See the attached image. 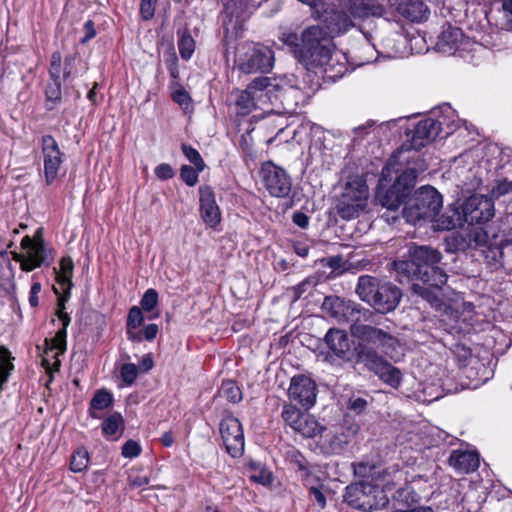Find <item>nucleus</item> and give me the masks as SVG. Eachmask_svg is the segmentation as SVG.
<instances>
[{
  "instance_id": "obj_1",
  "label": "nucleus",
  "mask_w": 512,
  "mask_h": 512,
  "mask_svg": "<svg viewBox=\"0 0 512 512\" xmlns=\"http://www.w3.org/2000/svg\"><path fill=\"white\" fill-rule=\"evenodd\" d=\"M410 259L393 262L394 270L400 282L419 279L423 284L414 283L412 290L432 306L440 304V290L447 281L445 272L437 266L441 254L428 246H418L409 249Z\"/></svg>"
},
{
  "instance_id": "obj_2",
  "label": "nucleus",
  "mask_w": 512,
  "mask_h": 512,
  "mask_svg": "<svg viewBox=\"0 0 512 512\" xmlns=\"http://www.w3.org/2000/svg\"><path fill=\"white\" fill-rule=\"evenodd\" d=\"M400 156H392L387 165L382 169L379 186L376 192V201L390 211H396L408 196L414 186L417 174L423 172L426 166L423 161H417L414 166H408L401 174L397 175L390 188L387 185L391 181L392 173H399L400 162L396 161Z\"/></svg>"
},
{
  "instance_id": "obj_3",
  "label": "nucleus",
  "mask_w": 512,
  "mask_h": 512,
  "mask_svg": "<svg viewBox=\"0 0 512 512\" xmlns=\"http://www.w3.org/2000/svg\"><path fill=\"white\" fill-rule=\"evenodd\" d=\"M443 206L441 194L432 186H423L416 190L406 201L403 216L407 222L417 224L431 221L441 230H450L456 226L453 217L440 215Z\"/></svg>"
},
{
  "instance_id": "obj_4",
  "label": "nucleus",
  "mask_w": 512,
  "mask_h": 512,
  "mask_svg": "<svg viewBox=\"0 0 512 512\" xmlns=\"http://www.w3.org/2000/svg\"><path fill=\"white\" fill-rule=\"evenodd\" d=\"M334 57H337L334 45L323 28L311 26L302 32L301 47L296 49V58L306 68L332 66Z\"/></svg>"
},
{
  "instance_id": "obj_5",
  "label": "nucleus",
  "mask_w": 512,
  "mask_h": 512,
  "mask_svg": "<svg viewBox=\"0 0 512 512\" xmlns=\"http://www.w3.org/2000/svg\"><path fill=\"white\" fill-rule=\"evenodd\" d=\"M356 293L380 313L393 311L401 299L400 290L390 282L363 275L358 279Z\"/></svg>"
},
{
  "instance_id": "obj_6",
  "label": "nucleus",
  "mask_w": 512,
  "mask_h": 512,
  "mask_svg": "<svg viewBox=\"0 0 512 512\" xmlns=\"http://www.w3.org/2000/svg\"><path fill=\"white\" fill-rule=\"evenodd\" d=\"M368 199L369 190L365 180L359 176L350 177L338 198L337 212L345 220L357 218L366 210Z\"/></svg>"
},
{
  "instance_id": "obj_7",
  "label": "nucleus",
  "mask_w": 512,
  "mask_h": 512,
  "mask_svg": "<svg viewBox=\"0 0 512 512\" xmlns=\"http://www.w3.org/2000/svg\"><path fill=\"white\" fill-rule=\"evenodd\" d=\"M238 67L245 73L266 72L273 67V51L263 45L241 44L236 48Z\"/></svg>"
},
{
  "instance_id": "obj_8",
  "label": "nucleus",
  "mask_w": 512,
  "mask_h": 512,
  "mask_svg": "<svg viewBox=\"0 0 512 512\" xmlns=\"http://www.w3.org/2000/svg\"><path fill=\"white\" fill-rule=\"evenodd\" d=\"M441 122L432 118H427L419 121L413 130L407 133V142L404 144L401 150L397 151L393 156H400L396 158V161L402 163L407 161L408 166H412L409 163L410 156L405 157V153L410 149L418 150L432 142L441 132ZM420 161L417 159L413 165Z\"/></svg>"
},
{
  "instance_id": "obj_9",
  "label": "nucleus",
  "mask_w": 512,
  "mask_h": 512,
  "mask_svg": "<svg viewBox=\"0 0 512 512\" xmlns=\"http://www.w3.org/2000/svg\"><path fill=\"white\" fill-rule=\"evenodd\" d=\"M344 500L353 508L368 511L385 506L388 499L380 491L378 485H370L366 481L350 485L346 488Z\"/></svg>"
},
{
  "instance_id": "obj_10",
  "label": "nucleus",
  "mask_w": 512,
  "mask_h": 512,
  "mask_svg": "<svg viewBox=\"0 0 512 512\" xmlns=\"http://www.w3.org/2000/svg\"><path fill=\"white\" fill-rule=\"evenodd\" d=\"M277 84L268 77L256 78L248 87L240 92L236 105L242 114H248L254 108L272 101V94Z\"/></svg>"
},
{
  "instance_id": "obj_11",
  "label": "nucleus",
  "mask_w": 512,
  "mask_h": 512,
  "mask_svg": "<svg viewBox=\"0 0 512 512\" xmlns=\"http://www.w3.org/2000/svg\"><path fill=\"white\" fill-rule=\"evenodd\" d=\"M357 353L360 361L384 383L393 388H397L401 384V371L382 359L375 351L359 346Z\"/></svg>"
},
{
  "instance_id": "obj_12",
  "label": "nucleus",
  "mask_w": 512,
  "mask_h": 512,
  "mask_svg": "<svg viewBox=\"0 0 512 512\" xmlns=\"http://www.w3.org/2000/svg\"><path fill=\"white\" fill-rule=\"evenodd\" d=\"M495 208L493 201L485 195H472L461 205V216L457 219L456 225L463 220L469 225L483 224L494 216Z\"/></svg>"
},
{
  "instance_id": "obj_13",
  "label": "nucleus",
  "mask_w": 512,
  "mask_h": 512,
  "mask_svg": "<svg viewBox=\"0 0 512 512\" xmlns=\"http://www.w3.org/2000/svg\"><path fill=\"white\" fill-rule=\"evenodd\" d=\"M281 415L288 426L305 438H314L324 431L314 416L301 413L293 404L284 405Z\"/></svg>"
},
{
  "instance_id": "obj_14",
  "label": "nucleus",
  "mask_w": 512,
  "mask_h": 512,
  "mask_svg": "<svg viewBox=\"0 0 512 512\" xmlns=\"http://www.w3.org/2000/svg\"><path fill=\"white\" fill-rule=\"evenodd\" d=\"M351 335L362 342L372 344L380 349L384 354L392 357V351L398 344V341L392 335L385 331L365 324L353 323L350 327Z\"/></svg>"
},
{
  "instance_id": "obj_15",
  "label": "nucleus",
  "mask_w": 512,
  "mask_h": 512,
  "mask_svg": "<svg viewBox=\"0 0 512 512\" xmlns=\"http://www.w3.org/2000/svg\"><path fill=\"white\" fill-rule=\"evenodd\" d=\"M262 183L274 197H286L289 195L292 187L291 179L282 168L267 162L262 165L260 170Z\"/></svg>"
},
{
  "instance_id": "obj_16",
  "label": "nucleus",
  "mask_w": 512,
  "mask_h": 512,
  "mask_svg": "<svg viewBox=\"0 0 512 512\" xmlns=\"http://www.w3.org/2000/svg\"><path fill=\"white\" fill-rule=\"evenodd\" d=\"M220 434L227 452L239 457L244 452V434L241 423L233 415H225L220 422Z\"/></svg>"
},
{
  "instance_id": "obj_17",
  "label": "nucleus",
  "mask_w": 512,
  "mask_h": 512,
  "mask_svg": "<svg viewBox=\"0 0 512 512\" xmlns=\"http://www.w3.org/2000/svg\"><path fill=\"white\" fill-rule=\"evenodd\" d=\"M288 397L292 403L310 409L316 402L317 386L310 377L296 375L290 381Z\"/></svg>"
},
{
  "instance_id": "obj_18",
  "label": "nucleus",
  "mask_w": 512,
  "mask_h": 512,
  "mask_svg": "<svg viewBox=\"0 0 512 512\" xmlns=\"http://www.w3.org/2000/svg\"><path fill=\"white\" fill-rule=\"evenodd\" d=\"M23 253H13V259L20 263L23 271H32L41 266L45 259V249L43 241L40 239H32L25 236L21 240Z\"/></svg>"
},
{
  "instance_id": "obj_19",
  "label": "nucleus",
  "mask_w": 512,
  "mask_h": 512,
  "mask_svg": "<svg viewBox=\"0 0 512 512\" xmlns=\"http://www.w3.org/2000/svg\"><path fill=\"white\" fill-rule=\"evenodd\" d=\"M42 154L45 181L50 185L56 180L63 162V153L60 151L56 140L50 135L42 138Z\"/></svg>"
},
{
  "instance_id": "obj_20",
  "label": "nucleus",
  "mask_w": 512,
  "mask_h": 512,
  "mask_svg": "<svg viewBox=\"0 0 512 512\" xmlns=\"http://www.w3.org/2000/svg\"><path fill=\"white\" fill-rule=\"evenodd\" d=\"M320 20L326 27L325 33H328L330 38L333 35H339L348 31L354 24L351 18L344 11H337L334 9L326 8V5L319 9L313 16Z\"/></svg>"
},
{
  "instance_id": "obj_21",
  "label": "nucleus",
  "mask_w": 512,
  "mask_h": 512,
  "mask_svg": "<svg viewBox=\"0 0 512 512\" xmlns=\"http://www.w3.org/2000/svg\"><path fill=\"white\" fill-rule=\"evenodd\" d=\"M323 307L328 310L338 322H354L359 321L361 310L358 305L346 301L339 297H326L323 303Z\"/></svg>"
},
{
  "instance_id": "obj_22",
  "label": "nucleus",
  "mask_w": 512,
  "mask_h": 512,
  "mask_svg": "<svg viewBox=\"0 0 512 512\" xmlns=\"http://www.w3.org/2000/svg\"><path fill=\"white\" fill-rule=\"evenodd\" d=\"M199 195L201 218L206 225L214 228L221 221V212L216 203L214 192L209 186H201Z\"/></svg>"
},
{
  "instance_id": "obj_23",
  "label": "nucleus",
  "mask_w": 512,
  "mask_h": 512,
  "mask_svg": "<svg viewBox=\"0 0 512 512\" xmlns=\"http://www.w3.org/2000/svg\"><path fill=\"white\" fill-rule=\"evenodd\" d=\"M390 6L403 17L420 22L428 17L427 6L421 0H388Z\"/></svg>"
},
{
  "instance_id": "obj_24",
  "label": "nucleus",
  "mask_w": 512,
  "mask_h": 512,
  "mask_svg": "<svg viewBox=\"0 0 512 512\" xmlns=\"http://www.w3.org/2000/svg\"><path fill=\"white\" fill-rule=\"evenodd\" d=\"M348 9L354 18L364 19L369 16L380 17L384 14V7L376 0H339Z\"/></svg>"
},
{
  "instance_id": "obj_25",
  "label": "nucleus",
  "mask_w": 512,
  "mask_h": 512,
  "mask_svg": "<svg viewBox=\"0 0 512 512\" xmlns=\"http://www.w3.org/2000/svg\"><path fill=\"white\" fill-rule=\"evenodd\" d=\"M464 37L461 29L450 25L443 26L438 36L436 48L445 54H454L463 44Z\"/></svg>"
},
{
  "instance_id": "obj_26",
  "label": "nucleus",
  "mask_w": 512,
  "mask_h": 512,
  "mask_svg": "<svg viewBox=\"0 0 512 512\" xmlns=\"http://www.w3.org/2000/svg\"><path fill=\"white\" fill-rule=\"evenodd\" d=\"M65 309V298L59 297L58 298V310H57V316L61 320L63 326L61 329L57 331L55 336L51 338L50 340L46 339V345L51 350H57L58 353H64L66 350V337H67V327L70 324V317L69 315L64 311Z\"/></svg>"
},
{
  "instance_id": "obj_27",
  "label": "nucleus",
  "mask_w": 512,
  "mask_h": 512,
  "mask_svg": "<svg viewBox=\"0 0 512 512\" xmlns=\"http://www.w3.org/2000/svg\"><path fill=\"white\" fill-rule=\"evenodd\" d=\"M449 463L452 467L461 473L475 471L479 467V455L474 451L455 450L449 457Z\"/></svg>"
},
{
  "instance_id": "obj_28",
  "label": "nucleus",
  "mask_w": 512,
  "mask_h": 512,
  "mask_svg": "<svg viewBox=\"0 0 512 512\" xmlns=\"http://www.w3.org/2000/svg\"><path fill=\"white\" fill-rule=\"evenodd\" d=\"M72 275H73V261L70 257L62 258L60 262V270L57 272V286H54L56 294H63L61 297L67 300L70 289L72 287Z\"/></svg>"
},
{
  "instance_id": "obj_29",
  "label": "nucleus",
  "mask_w": 512,
  "mask_h": 512,
  "mask_svg": "<svg viewBox=\"0 0 512 512\" xmlns=\"http://www.w3.org/2000/svg\"><path fill=\"white\" fill-rule=\"evenodd\" d=\"M325 342L330 350L337 356H344L350 350V342L347 334L339 329H330L325 335Z\"/></svg>"
},
{
  "instance_id": "obj_30",
  "label": "nucleus",
  "mask_w": 512,
  "mask_h": 512,
  "mask_svg": "<svg viewBox=\"0 0 512 512\" xmlns=\"http://www.w3.org/2000/svg\"><path fill=\"white\" fill-rule=\"evenodd\" d=\"M323 433L320 437L321 449L327 454L340 453L347 443L346 436L342 433L338 434L331 430H326L325 428Z\"/></svg>"
},
{
  "instance_id": "obj_31",
  "label": "nucleus",
  "mask_w": 512,
  "mask_h": 512,
  "mask_svg": "<svg viewBox=\"0 0 512 512\" xmlns=\"http://www.w3.org/2000/svg\"><path fill=\"white\" fill-rule=\"evenodd\" d=\"M113 403V396L110 392L99 390L90 401L89 414L91 417L99 419L102 412L109 408Z\"/></svg>"
},
{
  "instance_id": "obj_32",
  "label": "nucleus",
  "mask_w": 512,
  "mask_h": 512,
  "mask_svg": "<svg viewBox=\"0 0 512 512\" xmlns=\"http://www.w3.org/2000/svg\"><path fill=\"white\" fill-rule=\"evenodd\" d=\"M124 430L123 417L119 413H113L102 423V431L106 438L117 440Z\"/></svg>"
},
{
  "instance_id": "obj_33",
  "label": "nucleus",
  "mask_w": 512,
  "mask_h": 512,
  "mask_svg": "<svg viewBox=\"0 0 512 512\" xmlns=\"http://www.w3.org/2000/svg\"><path fill=\"white\" fill-rule=\"evenodd\" d=\"M73 60H74L73 58L67 57L65 59L64 69L62 71V68H61V62H62L61 54L59 52H54L52 54V56H51V63H50V70H49V73H50V76H51L52 80H59V81H61L62 77H63V79H67L71 75V73H72L71 64H72Z\"/></svg>"
},
{
  "instance_id": "obj_34",
  "label": "nucleus",
  "mask_w": 512,
  "mask_h": 512,
  "mask_svg": "<svg viewBox=\"0 0 512 512\" xmlns=\"http://www.w3.org/2000/svg\"><path fill=\"white\" fill-rule=\"evenodd\" d=\"M249 478L256 483L267 486L273 481L272 473L260 462L249 461L247 463Z\"/></svg>"
},
{
  "instance_id": "obj_35",
  "label": "nucleus",
  "mask_w": 512,
  "mask_h": 512,
  "mask_svg": "<svg viewBox=\"0 0 512 512\" xmlns=\"http://www.w3.org/2000/svg\"><path fill=\"white\" fill-rule=\"evenodd\" d=\"M14 357L8 348L0 345V392L3 390L4 385L14 370L13 364Z\"/></svg>"
},
{
  "instance_id": "obj_36",
  "label": "nucleus",
  "mask_w": 512,
  "mask_h": 512,
  "mask_svg": "<svg viewBox=\"0 0 512 512\" xmlns=\"http://www.w3.org/2000/svg\"><path fill=\"white\" fill-rule=\"evenodd\" d=\"M219 393L229 402L237 403L242 399V392L232 380L223 381Z\"/></svg>"
},
{
  "instance_id": "obj_37",
  "label": "nucleus",
  "mask_w": 512,
  "mask_h": 512,
  "mask_svg": "<svg viewBox=\"0 0 512 512\" xmlns=\"http://www.w3.org/2000/svg\"><path fill=\"white\" fill-rule=\"evenodd\" d=\"M89 463V455L87 450L78 449L72 455L70 467L73 472H82L84 471Z\"/></svg>"
},
{
  "instance_id": "obj_38",
  "label": "nucleus",
  "mask_w": 512,
  "mask_h": 512,
  "mask_svg": "<svg viewBox=\"0 0 512 512\" xmlns=\"http://www.w3.org/2000/svg\"><path fill=\"white\" fill-rule=\"evenodd\" d=\"M488 233L482 228L471 229L468 233L469 246L481 247L488 243Z\"/></svg>"
},
{
  "instance_id": "obj_39",
  "label": "nucleus",
  "mask_w": 512,
  "mask_h": 512,
  "mask_svg": "<svg viewBox=\"0 0 512 512\" xmlns=\"http://www.w3.org/2000/svg\"><path fill=\"white\" fill-rule=\"evenodd\" d=\"M178 48L181 57L188 60L194 52L195 42L190 35H183L178 42Z\"/></svg>"
},
{
  "instance_id": "obj_40",
  "label": "nucleus",
  "mask_w": 512,
  "mask_h": 512,
  "mask_svg": "<svg viewBox=\"0 0 512 512\" xmlns=\"http://www.w3.org/2000/svg\"><path fill=\"white\" fill-rule=\"evenodd\" d=\"M158 304V293L156 290L150 288L148 289L141 301H140V305H141V309H143L144 311L146 312H151Z\"/></svg>"
},
{
  "instance_id": "obj_41",
  "label": "nucleus",
  "mask_w": 512,
  "mask_h": 512,
  "mask_svg": "<svg viewBox=\"0 0 512 512\" xmlns=\"http://www.w3.org/2000/svg\"><path fill=\"white\" fill-rule=\"evenodd\" d=\"M182 150H183V153L184 155L187 157V159L195 165V167L197 168L198 171H202L205 167V163L201 157V155L199 154V152L190 147V146H187V145H183L182 146Z\"/></svg>"
},
{
  "instance_id": "obj_42",
  "label": "nucleus",
  "mask_w": 512,
  "mask_h": 512,
  "mask_svg": "<svg viewBox=\"0 0 512 512\" xmlns=\"http://www.w3.org/2000/svg\"><path fill=\"white\" fill-rule=\"evenodd\" d=\"M122 380L127 384L131 385L138 376V368L133 363L124 364L120 370Z\"/></svg>"
},
{
  "instance_id": "obj_43",
  "label": "nucleus",
  "mask_w": 512,
  "mask_h": 512,
  "mask_svg": "<svg viewBox=\"0 0 512 512\" xmlns=\"http://www.w3.org/2000/svg\"><path fill=\"white\" fill-rule=\"evenodd\" d=\"M144 321L140 307L133 306L127 316V328H138Z\"/></svg>"
},
{
  "instance_id": "obj_44",
  "label": "nucleus",
  "mask_w": 512,
  "mask_h": 512,
  "mask_svg": "<svg viewBox=\"0 0 512 512\" xmlns=\"http://www.w3.org/2000/svg\"><path fill=\"white\" fill-rule=\"evenodd\" d=\"M512 192V181L507 179L497 180L491 189L494 197L498 198Z\"/></svg>"
},
{
  "instance_id": "obj_45",
  "label": "nucleus",
  "mask_w": 512,
  "mask_h": 512,
  "mask_svg": "<svg viewBox=\"0 0 512 512\" xmlns=\"http://www.w3.org/2000/svg\"><path fill=\"white\" fill-rule=\"evenodd\" d=\"M198 170L190 166L184 165L181 168V178L188 186H194L198 181Z\"/></svg>"
},
{
  "instance_id": "obj_46",
  "label": "nucleus",
  "mask_w": 512,
  "mask_h": 512,
  "mask_svg": "<svg viewBox=\"0 0 512 512\" xmlns=\"http://www.w3.org/2000/svg\"><path fill=\"white\" fill-rule=\"evenodd\" d=\"M158 0H141L140 13L144 20H150L155 13Z\"/></svg>"
},
{
  "instance_id": "obj_47",
  "label": "nucleus",
  "mask_w": 512,
  "mask_h": 512,
  "mask_svg": "<svg viewBox=\"0 0 512 512\" xmlns=\"http://www.w3.org/2000/svg\"><path fill=\"white\" fill-rule=\"evenodd\" d=\"M282 42L289 46L296 56V49L301 47V38L294 32H285L281 36Z\"/></svg>"
},
{
  "instance_id": "obj_48",
  "label": "nucleus",
  "mask_w": 512,
  "mask_h": 512,
  "mask_svg": "<svg viewBox=\"0 0 512 512\" xmlns=\"http://www.w3.org/2000/svg\"><path fill=\"white\" fill-rule=\"evenodd\" d=\"M141 452V446L134 440H128L122 447V455L125 458L137 457Z\"/></svg>"
},
{
  "instance_id": "obj_49",
  "label": "nucleus",
  "mask_w": 512,
  "mask_h": 512,
  "mask_svg": "<svg viewBox=\"0 0 512 512\" xmlns=\"http://www.w3.org/2000/svg\"><path fill=\"white\" fill-rule=\"evenodd\" d=\"M173 100L178 103L183 109H188L190 106L191 98L187 91L182 87L176 89L172 93Z\"/></svg>"
},
{
  "instance_id": "obj_50",
  "label": "nucleus",
  "mask_w": 512,
  "mask_h": 512,
  "mask_svg": "<svg viewBox=\"0 0 512 512\" xmlns=\"http://www.w3.org/2000/svg\"><path fill=\"white\" fill-rule=\"evenodd\" d=\"M46 96L49 100H58L61 96V81L53 80L46 88Z\"/></svg>"
},
{
  "instance_id": "obj_51",
  "label": "nucleus",
  "mask_w": 512,
  "mask_h": 512,
  "mask_svg": "<svg viewBox=\"0 0 512 512\" xmlns=\"http://www.w3.org/2000/svg\"><path fill=\"white\" fill-rule=\"evenodd\" d=\"M156 176L161 180H167L174 176L172 167L167 163H162L155 168Z\"/></svg>"
},
{
  "instance_id": "obj_52",
  "label": "nucleus",
  "mask_w": 512,
  "mask_h": 512,
  "mask_svg": "<svg viewBox=\"0 0 512 512\" xmlns=\"http://www.w3.org/2000/svg\"><path fill=\"white\" fill-rule=\"evenodd\" d=\"M309 493L314 498V501L319 505L321 509H323L326 506V497L319 488L311 487L309 489Z\"/></svg>"
},
{
  "instance_id": "obj_53",
  "label": "nucleus",
  "mask_w": 512,
  "mask_h": 512,
  "mask_svg": "<svg viewBox=\"0 0 512 512\" xmlns=\"http://www.w3.org/2000/svg\"><path fill=\"white\" fill-rule=\"evenodd\" d=\"M158 332H159L158 325L149 324L142 331L143 339H145L147 341H153L156 338Z\"/></svg>"
},
{
  "instance_id": "obj_54",
  "label": "nucleus",
  "mask_w": 512,
  "mask_h": 512,
  "mask_svg": "<svg viewBox=\"0 0 512 512\" xmlns=\"http://www.w3.org/2000/svg\"><path fill=\"white\" fill-rule=\"evenodd\" d=\"M503 11L506 18V26L512 29V0H505L503 2Z\"/></svg>"
},
{
  "instance_id": "obj_55",
  "label": "nucleus",
  "mask_w": 512,
  "mask_h": 512,
  "mask_svg": "<svg viewBox=\"0 0 512 512\" xmlns=\"http://www.w3.org/2000/svg\"><path fill=\"white\" fill-rule=\"evenodd\" d=\"M293 222L300 228H306L309 224V218L302 212H295L293 214Z\"/></svg>"
},
{
  "instance_id": "obj_56",
  "label": "nucleus",
  "mask_w": 512,
  "mask_h": 512,
  "mask_svg": "<svg viewBox=\"0 0 512 512\" xmlns=\"http://www.w3.org/2000/svg\"><path fill=\"white\" fill-rule=\"evenodd\" d=\"M130 483L133 487H142L149 484L147 476L136 475L131 477Z\"/></svg>"
},
{
  "instance_id": "obj_57",
  "label": "nucleus",
  "mask_w": 512,
  "mask_h": 512,
  "mask_svg": "<svg viewBox=\"0 0 512 512\" xmlns=\"http://www.w3.org/2000/svg\"><path fill=\"white\" fill-rule=\"evenodd\" d=\"M367 402L362 398H356L350 401V409L361 412L366 407Z\"/></svg>"
},
{
  "instance_id": "obj_58",
  "label": "nucleus",
  "mask_w": 512,
  "mask_h": 512,
  "mask_svg": "<svg viewBox=\"0 0 512 512\" xmlns=\"http://www.w3.org/2000/svg\"><path fill=\"white\" fill-rule=\"evenodd\" d=\"M137 328H127V337L131 341H142L143 334L142 331H136Z\"/></svg>"
},
{
  "instance_id": "obj_59",
  "label": "nucleus",
  "mask_w": 512,
  "mask_h": 512,
  "mask_svg": "<svg viewBox=\"0 0 512 512\" xmlns=\"http://www.w3.org/2000/svg\"><path fill=\"white\" fill-rule=\"evenodd\" d=\"M84 26L87 31V35L82 40V42H87L88 40L92 39L96 35V32L94 29V24L91 20L87 21Z\"/></svg>"
},
{
  "instance_id": "obj_60",
  "label": "nucleus",
  "mask_w": 512,
  "mask_h": 512,
  "mask_svg": "<svg viewBox=\"0 0 512 512\" xmlns=\"http://www.w3.org/2000/svg\"><path fill=\"white\" fill-rule=\"evenodd\" d=\"M295 93H297V91L295 89H293L292 87H289L286 89H282L279 97L281 98L282 101H287L288 98L293 96Z\"/></svg>"
},
{
  "instance_id": "obj_61",
  "label": "nucleus",
  "mask_w": 512,
  "mask_h": 512,
  "mask_svg": "<svg viewBox=\"0 0 512 512\" xmlns=\"http://www.w3.org/2000/svg\"><path fill=\"white\" fill-rule=\"evenodd\" d=\"M161 443L166 446V447H170L173 445L174 443V438L172 436V433L171 432H165L162 437H161Z\"/></svg>"
},
{
  "instance_id": "obj_62",
  "label": "nucleus",
  "mask_w": 512,
  "mask_h": 512,
  "mask_svg": "<svg viewBox=\"0 0 512 512\" xmlns=\"http://www.w3.org/2000/svg\"><path fill=\"white\" fill-rule=\"evenodd\" d=\"M141 367L144 371H148L153 367V360L150 355H146L143 357L141 361Z\"/></svg>"
},
{
  "instance_id": "obj_63",
  "label": "nucleus",
  "mask_w": 512,
  "mask_h": 512,
  "mask_svg": "<svg viewBox=\"0 0 512 512\" xmlns=\"http://www.w3.org/2000/svg\"><path fill=\"white\" fill-rule=\"evenodd\" d=\"M308 248L306 246H295V252L301 256L306 257L308 255Z\"/></svg>"
},
{
  "instance_id": "obj_64",
  "label": "nucleus",
  "mask_w": 512,
  "mask_h": 512,
  "mask_svg": "<svg viewBox=\"0 0 512 512\" xmlns=\"http://www.w3.org/2000/svg\"><path fill=\"white\" fill-rule=\"evenodd\" d=\"M395 512H434L430 507H420L408 511H395Z\"/></svg>"
}]
</instances>
